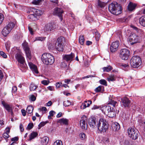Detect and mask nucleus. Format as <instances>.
Masks as SVG:
<instances>
[{
	"label": "nucleus",
	"mask_w": 145,
	"mask_h": 145,
	"mask_svg": "<svg viewBox=\"0 0 145 145\" xmlns=\"http://www.w3.org/2000/svg\"><path fill=\"white\" fill-rule=\"evenodd\" d=\"M0 55L4 58H6L7 57V55L3 51H0Z\"/></svg>",
	"instance_id": "4d7b16f0"
},
{
	"label": "nucleus",
	"mask_w": 145,
	"mask_h": 145,
	"mask_svg": "<svg viewBox=\"0 0 145 145\" xmlns=\"http://www.w3.org/2000/svg\"><path fill=\"white\" fill-rule=\"evenodd\" d=\"M119 41H116L113 42L110 47V50L111 52H113L116 51L119 46Z\"/></svg>",
	"instance_id": "dca6fc26"
},
{
	"label": "nucleus",
	"mask_w": 145,
	"mask_h": 145,
	"mask_svg": "<svg viewBox=\"0 0 145 145\" xmlns=\"http://www.w3.org/2000/svg\"><path fill=\"white\" fill-rule=\"evenodd\" d=\"M17 90V88L16 86H14L12 87V92H15Z\"/></svg>",
	"instance_id": "0e129e2a"
},
{
	"label": "nucleus",
	"mask_w": 145,
	"mask_h": 145,
	"mask_svg": "<svg viewBox=\"0 0 145 145\" xmlns=\"http://www.w3.org/2000/svg\"><path fill=\"white\" fill-rule=\"evenodd\" d=\"M65 40V39L62 37L58 38L57 40V44H63V42Z\"/></svg>",
	"instance_id": "58836bf2"
},
{
	"label": "nucleus",
	"mask_w": 145,
	"mask_h": 145,
	"mask_svg": "<svg viewBox=\"0 0 145 145\" xmlns=\"http://www.w3.org/2000/svg\"><path fill=\"white\" fill-rule=\"evenodd\" d=\"M118 66L125 71H127L129 67V65L127 64H119Z\"/></svg>",
	"instance_id": "b1692460"
},
{
	"label": "nucleus",
	"mask_w": 145,
	"mask_h": 145,
	"mask_svg": "<svg viewBox=\"0 0 145 145\" xmlns=\"http://www.w3.org/2000/svg\"><path fill=\"white\" fill-rule=\"evenodd\" d=\"M141 58L138 56L132 57L130 61L131 65L133 68H138L141 65Z\"/></svg>",
	"instance_id": "423d86ee"
},
{
	"label": "nucleus",
	"mask_w": 145,
	"mask_h": 145,
	"mask_svg": "<svg viewBox=\"0 0 145 145\" xmlns=\"http://www.w3.org/2000/svg\"><path fill=\"white\" fill-rule=\"evenodd\" d=\"M38 135V134L36 132H33L29 136V140H31L32 139L36 137Z\"/></svg>",
	"instance_id": "2f4dec72"
},
{
	"label": "nucleus",
	"mask_w": 145,
	"mask_h": 145,
	"mask_svg": "<svg viewBox=\"0 0 145 145\" xmlns=\"http://www.w3.org/2000/svg\"><path fill=\"white\" fill-rule=\"evenodd\" d=\"M106 3L99 0L98 1V6L99 7L103 8L105 6Z\"/></svg>",
	"instance_id": "4c0bfd02"
},
{
	"label": "nucleus",
	"mask_w": 145,
	"mask_h": 145,
	"mask_svg": "<svg viewBox=\"0 0 145 145\" xmlns=\"http://www.w3.org/2000/svg\"><path fill=\"white\" fill-rule=\"evenodd\" d=\"M129 41L132 44L139 42L138 37V36L135 34H133L130 35Z\"/></svg>",
	"instance_id": "f8f14e48"
},
{
	"label": "nucleus",
	"mask_w": 145,
	"mask_h": 145,
	"mask_svg": "<svg viewBox=\"0 0 145 145\" xmlns=\"http://www.w3.org/2000/svg\"><path fill=\"white\" fill-rule=\"evenodd\" d=\"M108 8L109 11L114 14L118 15L121 13V7L116 2H112L110 4Z\"/></svg>",
	"instance_id": "f03ea898"
},
{
	"label": "nucleus",
	"mask_w": 145,
	"mask_h": 145,
	"mask_svg": "<svg viewBox=\"0 0 145 145\" xmlns=\"http://www.w3.org/2000/svg\"><path fill=\"white\" fill-rule=\"evenodd\" d=\"M107 79L108 81L109 82L110 81H113L115 80L116 77H115L114 75H112L108 77Z\"/></svg>",
	"instance_id": "a19ab883"
},
{
	"label": "nucleus",
	"mask_w": 145,
	"mask_h": 145,
	"mask_svg": "<svg viewBox=\"0 0 145 145\" xmlns=\"http://www.w3.org/2000/svg\"><path fill=\"white\" fill-rule=\"evenodd\" d=\"M121 105L125 107H129L130 105L131 101L127 98L125 97L121 99Z\"/></svg>",
	"instance_id": "2eb2a0df"
},
{
	"label": "nucleus",
	"mask_w": 145,
	"mask_h": 145,
	"mask_svg": "<svg viewBox=\"0 0 145 145\" xmlns=\"http://www.w3.org/2000/svg\"><path fill=\"white\" fill-rule=\"evenodd\" d=\"M41 60L44 64L47 65L52 64L55 61L54 56L48 53H44L42 55Z\"/></svg>",
	"instance_id": "20e7f679"
},
{
	"label": "nucleus",
	"mask_w": 145,
	"mask_h": 145,
	"mask_svg": "<svg viewBox=\"0 0 145 145\" xmlns=\"http://www.w3.org/2000/svg\"><path fill=\"white\" fill-rule=\"evenodd\" d=\"M95 37L97 40H99V38L100 37V33L98 32H96L95 33Z\"/></svg>",
	"instance_id": "052dcab7"
},
{
	"label": "nucleus",
	"mask_w": 145,
	"mask_h": 145,
	"mask_svg": "<svg viewBox=\"0 0 145 145\" xmlns=\"http://www.w3.org/2000/svg\"><path fill=\"white\" fill-rule=\"evenodd\" d=\"M33 126V123H29L28 125L27 129L29 130L31 129Z\"/></svg>",
	"instance_id": "6e6d98bb"
},
{
	"label": "nucleus",
	"mask_w": 145,
	"mask_h": 145,
	"mask_svg": "<svg viewBox=\"0 0 145 145\" xmlns=\"http://www.w3.org/2000/svg\"><path fill=\"white\" fill-rule=\"evenodd\" d=\"M29 99L31 101H34L36 99V97L34 95H33L30 96Z\"/></svg>",
	"instance_id": "13d9d810"
},
{
	"label": "nucleus",
	"mask_w": 145,
	"mask_h": 145,
	"mask_svg": "<svg viewBox=\"0 0 145 145\" xmlns=\"http://www.w3.org/2000/svg\"><path fill=\"white\" fill-rule=\"evenodd\" d=\"M56 28L55 25L52 23H48L45 25L44 30L48 33H50L51 31Z\"/></svg>",
	"instance_id": "9d476101"
},
{
	"label": "nucleus",
	"mask_w": 145,
	"mask_h": 145,
	"mask_svg": "<svg viewBox=\"0 0 145 145\" xmlns=\"http://www.w3.org/2000/svg\"><path fill=\"white\" fill-rule=\"evenodd\" d=\"M44 1V0H35L32 1V3L36 5H40L42 4Z\"/></svg>",
	"instance_id": "c9c22d12"
},
{
	"label": "nucleus",
	"mask_w": 145,
	"mask_h": 145,
	"mask_svg": "<svg viewBox=\"0 0 145 145\" xmlns=\"http://www.w3.org/2000/svg\"><path fill=\"white\" fill-rule=\"evenodd\" d=\"M130 54L129 51L127 49H123L121 50L120 54V57L124 60H127Z\"/></svg>",
	"instance_id": "6e6552de"
},
{
	"label": "nucleus",
	"mask_w": 145,
	"mask_h": 145,
	"mask_svg": "<svg viewBox=\"0 0 145 145\" xmlns=\"http://www.w3.org/2000/svg\"><path fill=\"white\" fill-rule=\"evenodd\" d=\"M79 40L81 44H83L84 41V39L83 36H80Z\"/></svg>",
	"instance_id": "37998d69"
},
{
	"label": "nucleus",
	"mask_w": 145,
	"mask_h": 145,
	"mask_svg": "<svg viewBox=\"0 0 145 145\" xmlns=\"http://www.w3.org/2000/svg\"><path fill=\"white\" fill-rule=\"evenodd\" d=\"M63 12V11L61 8L58 7H56L54 9V14L58 16L61 21L63 19L62 14Z\"/></svg>",
	"instance_id": "9b49d317"
},
{
	"label": "nucleus",
	"mask_w": 145,
	"mask_h": 145,
	"mask_svg": "<svg viewBox=\"0 0 145 145\" xmlns=\"http://www.w3.org/2000/svg\"><path fill=\"white\" fill-rule=\"evenodd\" d=\"M112 127L113 130L114 131H117L120 128V125L118 123H112Z\"/></svg>",
	"instance_id": "cd10ccee"
},
{
	"label": "nucleus",
	"mask_w": 145,
	"mask_h": 145,
	"mask_svg": "<svg viewBox=\"0 0 145 145\" xmlns=\"http://www.w3.org/2000/svg\"><path fill=\"white\" fill-rule=\"evenodd\" d=\"M105 91L104 87L103 86H99L95 89V91L96 92H103Z\"/></svg>",
	"instance_id": "c85d7f7f"
},
{
	"label": "nucleus",
	"mask_w": 145,
	"mask_h": 145,
	"mask_svg": "<svg viewBox=\"0 0 145 145\" xmlns=\"http://www.w3.org/2000/svg\"><path fill=\"white\" fill-rule=\"evenodd\" d=\"M56 114V112L52 110L49 112V114L52 117L54 115Z\"/></svg>",
	"instance_id": "338daca9"
},
{
	"label": "nucleus",
	"mask_w": 145,
	"mask_h": 145,
	"mask_svg": "<svg viewBox=\"0 0 145 145\" xmlns=\"http://www.w3.org/2000/svg\"><path fill=\"white\" fill-rule=\"evenodd\" d=\"M15 57L17 61L20 63H22L25 62L24 58L20 52L17 53L15 56Z\"/></svg>",
	"instance_id": "f3484780"
},
{
	"label": "nucleus",
	"mask_w": 145,
	"mask_h": 145,
	"mask_svg": "<svg viewBox=\"0 0 145 145\" xmlns=\"http://www.w3.org/2000/svg\"><path fill=\"white\" fill-rule=\"evenodd\" d=\"M33 108L31 106H28L26 109V112L29 114L31 113L33 110Z\"/></svg>",
	"instance_id": "e433bc0d"
},
{
	"label": "nucleus",
	"mask_w": 145,
	"mask_h": 145,
	"mask_svg": "<svg viewBox=\"0 0 145 145\" xmlns=\"http://www.w3.org/2000/svg\"><path fill=\"white\" fill-rule=\"evenodd\" d=\"M20 69L23 72H25L27 68V66L26 64H25V62L22 63H20Z\"/></svg>",
	"instance_id": "473e14b6"
},
{
	"label": "nucleus",
	"mask_w": 145,
	"mask_h": 145,
	"mask_svg": "<svg viewBox=\"0 0 145 145\" xmlns=\"http://www.w3.org/2000/svg\"><path fill=\"white\" fill-rule=\"evenodd\" d=\"M28 12L29 13H31V12H33L35 15L37 17V16H39L42 15L43 12L41 10L35 9L33 8H30L28 10Z\"/></svg>",
	"instance_id": "ddd939ff"
},
{
	"label": "nucleus",
	"mask_w": 145,
	"mask_h": 145,
	"mask_svg": "<svg viewBox=\"0 0 145 145\" xmlns=\"http://www.w3.org/2000/svg\"><path fill=\"white\" fill-rule=\"evenodd\" d=\"M49 141V138L47 137H44L42 138L41 141V145H46L47 144Z\"/></svg>",
	"instance_id": "a878e982"
},
{
	"label": "nucleus",
	"mask_w": 145,
	"mask_h": 145,
	"mask_svg": "<svg viewBox=\"0 0 145 145\" xmlns=\"http://www.w3.org/2000/svg\"><path fill=\"white\" fill-rule=\"evenodd\" d=\"M92 103V101H86L84 103L82 104L81 106L82 109H84L87 107H89L90 105Z\"/></svg>",
	"instance_id": "4be33fe9"
},
{
	"label": "nucleus",
	"mask_w": 145,
	"mask_h": 145,
	"mask_svg": "<svg viewBox=\"0 0 145 145\" xmlns=\"http://www.w3.org/2000/svg\"><path fill=\"white\" fill-rule=\"evenodd\" d=\"M22 46L25 52L28 65L30 68L33 72L36 73H38V72L37 69V66L33 64L29 61L31 58V51L28 46V43L26 42H24L23 43Z\"/></svg>",
	"instance_id": "f257e3e1"
},
{
	"label": "nucleus",
	"mask_w": 145,
	"mask_h": 145,
	"mask_svg": "<svg viewBox=\"0 0 145 145\" xmlns=\"http://www.w3.org/2000/svg\"><path fill=\"white\" fill-rule=\"evenodd\" d=\"M16 22H10L3 29L2 31V34L5 37L7 36L9 34L13 27L15 26Z\"/></svg>",
	"instance_id": "39448f33"
},
{
	"label": "nucleus",
	"mask_w": 145,
	"mask_h": 145,
	"mask_svg": "<svg viewBox=\"0 0 145 145\" xmlns=\"http://www.w3.org/2000/svg\"><path fill=\"white\" fill-rule=\"evenodd\" d=\"M127 132L129 137L132 139L136 140L138 138L139 132L135 128L129 127Z\"/></svg>",
	"instance_id": "0eeeda50"
},
{
	"label": "nucleus",
	"mask_w": 145,
	"mask_h": 145,
	"mask_svg": "<svg viewBox=\"0 0 145 145\" xmlns=\"http://www.w3.org/2000/svg\"><path fill=\"white\" fill-rule=\"evenodd\" d=\"M101 107L100 106H97V105H94L93 106V107L92 108V109H96L98 108H100Z\"/></svg>",
	"instance_id": "69168bd1"
},
{
	"label": "nucleus",
	"mask_w": 145,
	"mask_h": 145,
	"mask_svg": "<svg viewBox=\"0 0 145 145\" xmlns=\"http://www.w3.org/2000/svg\"><path fill=\"white\" fill-rule=\"evenodd\" d=\"M61 67L62 68H66L67 66L66 62L63 61L61 63Z\"/></svg>",
	"instance_id": "3c124183"
},
{
	"label": "nucleus",
	"mask_w": 145,
	"mask_h": 145,
	"mask_svg": "<svg viewBox=\"0 0 145 145\" xmlns=\"http://www.w3.org/2000/svg\"><path fill=\"white\" fill-rule=\"evenodd\" d=\"M123 145H131L130 142L128 140H125L123 143Z\"/></svg>",
	"instance_id": "e2e57ef3"
},
{
	"label": "nucleus",
	"mask_w": 145,
	"mask_h": 145,
	"mask_svg": "<svg viewBox=\"0 0 145 145\" xmlns=\"http://www.w3.org/2000/svg\"><path fill=\"white\" fill-rule=\"evenodd\" d=\"M104 72H109L112 69V67L110 66L103 68Z\"/></svg>",
	"instance_id": "ea45409f"
},
{
	"label": "nucleus",
	"mask_w": 145,
	"mask_h": 145,
	"mask_svg": "<svg viewBox=\"0 0 145 145\" xmlns=\"http://www.w3.org/2000/svg\"><path fill=\"white\" fill-rule=\"evenodd\" d=\"M21 112L22 114V115L25 116L26 115V112H25V110L24 109H22L21 110Z\"/></svg>",
	"instance_id": "774afa93"
},
{
	"label": "nucleus",
	"mask_w": 145,
	"mask_h": 145,
	"mask_svg": "<svg viewBox=\"0 0 145 145\" xmlns=\"http://www.w3.org/2000/svg\"><path fill=\"white\" fill-rule=\"evenodd\" d=\"M97 128L101 133H105L108 129V124L105 119H100L98 122H97Z\"/></svg>",
	"instance_id": "7ed1b4c3"
},
{
	"label": "nucleus",
	"mask_w": 145,
	"mask_h": 145,
	"mask_svg": "<svg viewBox=\"0 0 145 145\" xmlns=\"http://www.w3.org/2000/svg\"><path fill=\"white\" fill-rule=\"evenodd\" d=\"M139 21L140 24L142 26L145 27V15L140 17Z\"/></svg>",
	"instance_id": "bb28decb"
},
{
	"label": "nucleus",
	"mask_w": 145,
	"mask_h": 145,
	"mask_svg": "<svg viewBox=\"0 0 145 145\" xmlns=\"http://www.w3.org/2000/svg\"><path fill=\"white\" fill-rule=\"evenodd\" d=\"M49 82V81L48 80H44L41 81L42 84L45 85H48Z\"/></svg>",
	"instance_id": "864d4df0"
},
{
	"label": "nucleus",
	"mask_w": 145,
	"mask_h": 145,
	"mask_svg": "<svg viewBox=\"0 0 145 145\" xmlns=\"http://www.w3.org/2000/svg\"><path fill=\"white\" fill-rule=\"evenodd\" d=\"M28 12L30 13V14L28 15V19L30 20V21H35L37 18V17L34 13L33 12H31V13H29L28 11Z\"/></svg>",
	"instance_id": "393cba45"
},
{
	"label": "nucleus",
	"mask_w": 145,
	"mask_h": 145,
	"mask_svg": "<svg viewBox=\"0 0 145 145\" xmlns=\"http://www.w3.org/2000/svg\"><path fill=\"white\" fill-rule=\"evenodd\" d=\"M45 38L43 37H37L35 38L34 41L39 40L43 41L45 40Z\"/></svg>",
	"instance_id": "09e8293b"
},
{
	"label": "nucleus",
	"mask_w": 145,
	"mask_h": 145,
	"mask_svg": "<svg viewBox=\"0 0 145 145\" xmlns=\"http://www.w3.org/2000/svg\"><path fill=\"white\" fill-rule=\"evenodd\" d=\"M63 44H57L56 47V49L59 51H63L64 50Z\"/></svg>",
	"instance_id": "72a5a7b5"
},
{
	"label": "nucleus",
	"mask_w": 145,
	"mask_h": 145,
	"mask_svg": "<svg viewBox=\"0 0 145 145\" xmlns=\"http://www.w3.org/2000/svg\"><path fill=\"white\" fill-rule=\"evenodd\" d=\"M87 121V118L85 115L83 116L81 118L80 121V125L82 129L86 130L87 129V125L86 122Z\"/></svg>",
	"instance_id": "1a4fd4ad"
},
{
	"label": "nucleus",
	"mask_w": 145,
	"mask_h": 145,
	"mask_svg": "<svg viewBox=\"0 0 145 145\" xmlns=\"http://www.w3.org/2000/svg\"><path fill=\"white\" fill-rule=\"evenodd\" d=\"M131 27H132L134 30H135L136 31V32L138 33V34L139 35L143 34V32L142 30L140 29H138L137 27L133 25H131Z\"/></svg>",
	"instance_id": "7c9ffc66"
},
{
	"label": "nucleus",
	"mask_w": 145,
	"mask_h": 145,
	"mask_svg": "<svg viewBox=\"0 0 145 145\" xmlns=\"http://www.w3.org/2000/svg\"><path fill=\"white\" fill-rule=\"evenodd\" d=\"M113 108H111V110L109 111V112L106 114V115L109 117H113L115 116V112Z\"/></svg>",
	"instance_id": "c756f323"
},
{
	"label": "nucleus",
	"mask_w": 145,
	"mask_h": 145,
	"mask_svg": "<svg viewBox=\"0 0 145 145\" xmlns=\"http://www.w3.org/2000/svg\"><path fill=\"white\" fill-rule=\"evenodd\" d=\"M68 120L64 118H62L59 120L58 121V123H60L61 125H68Z\"/></svg>",
	"instance_id": "5701e85b"
},
{
	"label": "nucleus",
	"mask_w": 145,
	"mask_h": 145,
	"mask_svg": "<svg viewBox=\"0 0 145 145\" xmlns=\"http://www.w3.org/2000/svg\"><path fill=\"white\" fill-rule=\"evenodd\" d=\"M5 47L7 50L8 51L9 50V48L10 47V42L9 41L7 42L5 44Z\"/></svg>",
	"instance_id": "8fccbe9b"
},
{
	"label": "nucleus",
	"mask_w": 145,
	"mask_h": 145,
	"mask_svg": "<svg viewBox=\"0 0 145 145\" xmlns=\"http://www.w3.org/2000/svg\"><path fill=\"white\" fill-rule=\"evenodd\" d=\"M47 123V122L46 121L41 122L39 125V127L40 128L44 125Z\"/></svg>",
	"instance_id": "bf43d9fd"
},
{
	"label": "nucleus",
	"mask_w": 145,
	"mask_h": 145,
	"mask_svg": "<svg viewBox=\"0 0 145 145\" xmlns=\"http://www.w3.org/2000/svg\"><path fill=\"white\" fill-rule=\"evenodd\" d=\"M108 104L112 105L114 107L117 106L118 105L116 101H115L112 99H110L109 100Z\"/></svg>",
	"instance_id": "f704fd0d"
},
{
	"label": "nucleus",
	"mask_w": 145,
	"mask_h": 145,
	"mask_svg": "<svg viewBox=\"0 0 145 145\" xmlns=\"http://www.w3.org/2000/svg\"><path fill=\"white\" fill-rule=\"evenodd\" d=\"M63 104L65 106H68L71 105V102L68 100L65 101L63 103Z\"/></svg>",
	"instance_id": "de8ad7c7"
},
{
	"label": "nucleus",
	"mask_w": 145,
	"mask_h": 145,
	"mask_svg": "<svg viewBox=\"0 0 145 145\" xmlns=\"http://www.w3.org/2000/svg\"><path fill=\"white\" fill-rule=\"evenodd\" d=\"M136 6V4L130 2L128 5V9L129 11H132L135 9Z\"/></svg>",
	"instance_id": "412c9836"
},
{
	"label": "nucleus",
	"mask_w": 145,
	"mask_h": 145,
	"mask_svg": "<svg viewBox=\"0 0 145 145\" xmlns=\"http://www.w3.org/2000/svg\"><path fill=\"white\" fill-rule=\"evenodd\" d=\"M4 18L3 15L2 14L0 13V25L2 23Z\"/></svg>",
	"instance_id": "5fc2aeb1"
},
{
	"label": "nucleus",
	"mask_w": 145,
	"mask_h": 145,
	"mask_svg": "<svg viewBox=\"0 0 145 145\" xmlns=\"http://www.w3.org/2000/svg\"><path fill=\"white\" fill-rule=\"evenodd\" d=\"M54 145H62V142L60 140H57L54 143Z\"/></svg>",
	"instance_id": "603ef678"
},
{
	"label": "nucleus",
	"mask_w": 145,
	"mask_h": 145,
	"mask_svg": "<svg viewBox=\"0 0 145 145\" xmlns=\"http://www.w3.org/2000/svg\"><path fill=\"white\" fill-rule=\"evenodd\" d=\"M99 83L103 85L106 86L107 85V82L105 79H101L99 81Z\"/></svg>",
	"instance_id": "c03bdc74"
},
{
	"label": "nucleus",
	"mask_w": 145,
	"mask_h": 145,
	"mask_svg": "<svg viewBox=\"0 0 145 145\" xmlns=\"http://www.w3.org/2000/svg\"><path fill=\"white\" fill-rule=\"evenodd\" d=\"M9 136L8 134L7 133H5L3 134V137L5 139L8 138Z\"/></svg>",
	"instance_id": "680f3d73"
},
{
	"label": "nucleus",
	"mask_w": 145,
	"mask_h": 145,
	"mask_svg": "<svg viewBox=\"0 0 145 145\" xmlns=\"http://www.w3.org/2000/svg\"><path fill=\"white\" fill-rule=\"evenodd\" d=\"M88 122L90 127L92 128L95 127L96 126L95 118V117H91L88 119Z\"/></svg>",
	"instance_id": "a211bd4d"
},
{
	"label": "nucleus",
	"mask_w": 145,
	"mask_h": 145,
	"mask_svg": "<svg viewBox=\"0 0 145 145\" xmlns=\"http://www.w3.org/2000/svg\"><path fill=\"white\" fill-rule=\"evenodd\" d=\"M55 44L54 43H50L48 45V48L50 50H52L54 49L55 47Z\"/></svg>",
	"instance_id": "49530a36"
},
{
	"label": "nucleus",
	"mask_w": 145,
	"mask_h": 145,
	"mask_svg": "<svg viewBox=\"0 0 145 145\" xmlns=\"http://www.w3.org/2000/svg\"><path fill=\"white\" fill-rule=\"evenodd\" d=\"M2 104L5 109L8 112H10L12 116H13V113L12 111V106L11 105H9L5 102H2Z\"/></svg>",
	"instance_id": "4468645a"
},
{
	"label": "nucleus",
	"mask_w": 145,
	"mask_h": 145,
	"mask_svg": "<svg viewBox=\"0 0 145 145\" xmlns=\"http://www.w3.org/2000/svg\"><path fill=\"white\" fill-rule=\"evenodd\" d=\"M74 54L71 53L69 55H65L63 57V59L67 61L71 62L73 60V58L74 57Z\"/></svg>",
	"instance_id": "6ab92c4d"
},
{
	"label": "nucleus",
	"mask_w": 145,
	"mask_h": 145,
	"mask_svg": "<svg viewBox=\"0 0 145 145\" xmlns=\"http://www.w3.org/2000/svg\"><path fill=\"white\" fill-rule=\"evenodd\" d=\"M79 137L81 140H85L86 138V136L84 133H81L79 135Z\"/></svg>",
	"instance_id": "79ce46f5"
},
{
	"label": "nucleus",
	"mask_w": 145,
	"mask_h": 145,
	"mask_svg": "<svg viewBox=\"0 0 145 145\" xmlns=\"http://www.w3.org/2000/svg\"><path fill=\"white\" fill-rule=\"evenodd\" d=\"M111 107L109 105L104 106L101 107V110L102 112L105 114L108 113L109 111L111 110Z\"/></svg>",
	"instance_id": "aec40b11"
},
{
	"label": "nucleus",
	"mask_w": 145,
	"mask_h": 145,
	"mask_svg": "<svg viewBox=\"0 0 145 145\" xmlns=\"http://www.w3.org/2000/svg\"><path fill=\"white\" fill-rule=\"evenodd\" d=\"M37 87L34 84H31L30 86V89L31 91H34L37 88Z\"/></svg>",
	"instance_id": "a18cd8bd"
}]
</instances>
